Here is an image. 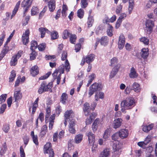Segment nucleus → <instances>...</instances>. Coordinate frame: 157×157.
<instances>
[{
  "label": "nucleus",
  "instance_id": "nucleus-49",
  "mask_svg": "<svg viewBox=\"0 0 157 157\" xmlns=\"http://www.w3.org/2000/svg\"><path fill=\"white\" fill-rule=\"evenodd\" d=\"M51 38L52 39H57L59 36L58 33L56 31H54L51 33Z\"/></svg>",
  "mask_w": 157,
  "mask_h": 157
},
{
  "label": "nucleus",
  "instance_id": "nucleus-5",
  "mask_svg": "<svg viewBox=\"0 0 157 157\" xmlns=\"http://www.w3.org/2000/svg\"><path fill=\"white\" fill-rule=\"evenodd\" d=\"M51 147L50 143H47L44 146V153L49 154V157H54V153Z\"/></svg>",
  "mask_w": 157,
  "mask_h": 157
},
{
  "label": "nucleus",
  "instance_id": "nucleus-27",
  "mask_svg": "<svg viewBox=\"0 0 157 157\" xmlns=\"http://www.w3.org/2000/svg\"><path fill=\"white\" fill-rule=\"evenodd\" d=\"M90 116L87 117L86 121V125L90 124L92 122V121L95 117V113H91L89 115Z\"/></svg>",
  "mask_w": 157,
  "mask_h": 157
},
{
  "label": "nucleus",
  "instance_id": "nucleus-54",
  "mask_svg": "<svg viewBox=\"0 0 157 157\" xmlns=\"http://www.w3.org/2000/svg\"><path fill=\"white\" fill-rule=\"evenodd\" d=\"M122 5L121 3L118 5L116 8V12L117 14H119L122 11Z\"/></svg>",
  "mask_w": 157,
  "mask_h": 157
},
{
  "label": "nucleus",
  "instance_id": "nucleus-64",
  "mask_svg": "<svg viewBox=\"0 0 157 157\" xmlns=\"http://www.w3.org/2000/svg\"><path fill=\"white\" fill-rule=\"evenodd\" d=\"M151 97L153 100V103L154 104L156 103L157 105V97L155 95H154L153 93L151 94Z\"/></svg>",
  "mask_w": 157,
  "mask_h": 157
},
{
  "label": "nucleus",
  "instance_id": "nucleus-21",
  "mask_svg": "<svg viewBox=\"0 0 157 157\" xmlns=\"http://www.w3.org/2000/svg\"><path fill=\"white\" fill-rule=\"evenodd\" d=\"M110 154L109 149L105 148L100 152L99 157H109Z\"/></svg>",
  "mask_w": 157,
  "mask_h": 157
},
{
  "label": "nucleus",
  "instance_id": "nucleus-8",
  "mask_svg": "<svg viewBox=\"0 0 157 157\" xmlns=\"http://www.w3.org/2000/svg\"><path fill=\"white\" fill-rule=\"evenodd\" d=\"M125 43V38L123 34H121L119 37L118 42V48L120 49H122L124 47Z\"/></svg>",
  "mask_w": 157,
  "mask_h": 157
},
{
  "label": "nucleus",
  "instance_id": "nucleus-56",
  "mask_svg": "<svg viewBox=\"0 0 157 157\" xmlns=\"http://www.w3.org/2000/svg\"><path fill=\"white\" fill-rule=\"evenodd\" d=\"M7 97V95L6 94H2L0 96V104L4 102Z\"/></svg>",
  "mask_w": 157,
  "mask_h": 157
},
{
  "label": "nucleus",
  "instance_id": "nucleus-19",
  "mask_svg": "<svg viewBox=\"0 0 157 157\" xmlns=\"http://www.w3.org/2000/svg\"><path fill=\"white\" fill-rule=\"evenodd\" d=\"M85 58L86 62L88 64H90L94 60L95 58V56L94 54H92L85 56Z\"/></svg>",
  "mask_w": 157,
  "mask_h": 157
},
{
  "label": "nucleus",
  "instance_id": "nucleus-20",
  "mask_svg": "<svg viewBox=\"0 0 157 157\" xmlns=\"http://www.w3.org/2000/svg\"><path fill=\"white\" fill-rule=\"evenodd\" d=\"M55 117V114H53L48 119V122H49V129L51 130L53 128Z\"/></svg>",
  "mask_w": 157,
  "mask_h": 157
},
{
  "label": "nucleus",
  "instance_id": "nucleus-15",
  "mask_svg": "<svg viewBox=\"0 0 157 157\" xmlns=\"http://www.w3.org/2000/svg\"><path fill=\"white\" fill-rule=\"evenodd\" d=\"M90 105L88 103L86 102L84 104L83 109L85 116H88L90 114Z\"/></svg>",
  "mask_w": 157,
  "mask_h": 157
},
{
  "label": "nucleus",
  "instance_id": "nucleus-11",
  "mask_svg": "<svg viewBox=\"0 0 157 157\" xmlns=\"http://www.w3.org/2000/svg\"><path fill=\"white\" fill-rule=\"evenodd\" d=\"M29 29L26 30L25 33L22 36V40L23 43L24 44L26 45L28 44L29 41Z\"/></svg>",
  "mask_w": 157,
  "mask_h": 157
},
{
  "label": "nucleus",
  "instance_id": "nucleus-45",
  "mask_svg": "<svg viewBox=\"0 0 157 157\" xmlns=\"http://www.w3.org/2000/svg\"><path fill=\"white\" fill-rule=\"evenodd\" d=\"M16 72L14 70H12L11 72V75L9 77L10 82H12L13 81L16 77Z\"/></svg>",
  "mask_w": 157,
  "mask_h": 157
},
{
  "label": "nucleus",
  "instance_id": "nucleus-10",
  "mask_svg": "<svg viewBox=\"0 0 157 157\" xmlns=\"http://www.w3.org/2000/svg\"><path fill=\"white\" fill-rule=\"evenodd\" d=\"M146 30L147 31L151 32L154 26V21L150 19L147 20L146 23Z\"/></svg>",
  "mask_w": 157,
  "mask_h": 157
},
{
  "label": "nucleus",
  "instance_id": "nucleus-39",
  "mask_svg": "<svg viewBox=\"0 0 157 157\" xmlns=\"http://www.w3.org/2000/svg\"><path fill=\"white\" fill-rule=\"evenodd\" d=\"M94 22L93 17L92 16H88V21L87 22L88 27H90L92 26Z\"/></svg>",
  "mask_w": 157,
  "mask_h": 157
},
{
  "label": "nucleus",
  "instance_id": "nucleus-32",
  "mask_svg": "<svg viewBox=\"0 0 157 157\" xmlns=\"http://www.w3.org/2000/svg\"><path fill=\"white\" fill-rule=\"evenodd\" d=\"M39 31L41 33V38L44 37L45 33H50V31L47 29L44 28H40L39 29Z\"/></svg>",
  "mask_w": 157,
  "mask_h": 157
},
{
  "label": "nucleus",
  "instance_id": "nucleus-7",
  "mask_svg": "<svg viewBox=\"0 0 157 157\" xmlns=\"http://www.w3.org/2000/svg\"><path fill=\"white\" fill-rule=\"evenodd\" d=\"M75 122L74 119H71L69 122L68 130L71 134H75L76 133L75 129Z\"/></svg>",
  "mask_w": 157,
  "mask_h": 157
},
{
  "label": "nucleus",
  "instance_id": "nucleus-62",
  "mask_svg": "<svg viewBox=\"0 0 157 157\" xmlns=\"http://www.w3.org/2000/svg\"><path fill=\"white\" fill-rule=\"evenodd\" d=\"M51 74V72H48L45 75L40 77L39 78V79L40 80H44L46 79L50 76Z\"/></svg>",
  "mask_w": 157,
  "mask_h": 157
},
{
  "label": "nucleus",
  "instance_id": "nucleus-61",
  "mask_svg": "<svg viewBox=\"0 0 157 157\" xmlns=\"http://www.w3.org/2000/svg\"><path fill=\"white\" fill-rule=\"evenodd\" d=\"M121 111L123 113H126L125 110L126 109V106L124 105V104L123 102H121Z\"/></svg>",
  "mask_w": 157,
  "mask_h": 157
},
{
  "label": "nucleus",
  "instance_id": "nucleus-12",
  "mask_svg": "<svg viewBox=\"0 0 157 157\" xmlns=\"http://www.w3.org/2000/svg\"><path fill=\"white\" fill-rule=\"evenodd\" d=\"M122 120L121 118L115 119L113 123V128L117 129L119 128L122 124Z\"/></svg>",
  "mask_w": 157,
  "mask_h": 157
},
{
  "label": "nucleus",
  "instance_id": "nucleus-24",
  "mask_svg": "<svg viewBox=\"0 0 157 157\" xmlns=\"http://www.w3.org/2000/svg\"><path fill=\"white\" fill-rule=\"evenodd\" d=\"M88 138L89 144H91L94 141L95 136L92 132H89L87 133Z\"/></svg>",
  "mask_w": 157,
  "mask_h": 157
},
{
  "label": "nucleus",
  "instance_id": "nucleus-43",
  "mask_svg": "<svg viewBox=\"0 0 157 157\" xmlns=\"http://www.w3.org/2000/svg\"><path fill=\"white\" fill-rule=\"evenodd\" d=\"M7 150V146L6 143H4L1 147L0 153L1 155L3 154Z\"/></svg>",
  "mask_w": 157,
  "mask_h": 157
},
{
  "label": "nucleus",
  "instance_id": "nucleus-38",
  "mask_svg": "<svg viewBox=\"0 0 157 157\" xmlns=\"http://www.w3.org/2000/svg\"><path fill=\"white\" fill-rule=\"evenodd\" d=\"M38 46L37 42L35 40H32L31 42L30 49L31 51L35 50Z\"/></svg>",
  "mask_w": 157,
  "mask_h": 157
},
{
  "label": "nucleus",
  "instance_id": "nucleus-40",
  "mask_svg": "<svg viewBox=\"0 0 157 157\" xmlns=\"http://www.w3.org/2000/svg\"><path fill=\"white\" fill-rule=\"evenodd\" d=\"M68 98L67 94L65 93H63L62 94L61 97L60 101L63 104L66 103V101Z\"/></svg>",
  "mask_w": 157,
  "mask_h": 157
},
{
  "label": "nucleus",
  "instance_id": "nucleus-22",
  "mask_svg": "<svg viewBox=\"0 0 157 157\" xmlns=\"http://www.w3.org/2000/svg\"><path fill=\"white\" fill-rule=\"evenodd\" d=\"M55 0H50L48 2V7L50 11L53 12L55 9L56 3Z\"/></svg>",
  "mask_w": 157,
  "mask_h": 157
},
{
  "label": "nucleus",
  "instance_id": "nucleus-9",
  "mask_svg": "<svg viewBox=\"0 0 157 157\" xmlns=\"http://www.w3.org/2000/svg\"><path fill=\"white\" fill-rule=\"evenodd\" d=\"M118 133L119 137L122 139L127 138L129 135V131L126 129H120Z\"/></svg>",
  "mask_w": 157,
  "mask_h": 157
},
{
  "label": "nucleus",
  "instance_id": "nucleus-53",
  "mask_svg": "<svg viewBox=\"0 0 157 157\" xmlns=\"http://www.w3.org/2000/svg\"><path fill=\"white\" fill-rule=\"evenodd\" d=\"M76 39V36L75 34H71L70 41L72 44L75 43V40Z\"/></svg>",
  "mask_w": 157,
  "mask_h": 157
},
{
  "label": "nucleus",
  "instance_id": "nucleus-41",
  "mask_svg": "<svg viewBox=\"0 0 157 157\" xmlns=\"http://www.w3.org/2000/svg\"><path fill=\"white\" fill-rule=\"evenodd\" d=\"M84 12L82 9H80L78 10L77 11V15L78 17L80 18H82L84 15Z\"/></svg>",
  "mask_w": 157,
  "mask_h": 157
},
{
  "label": "nucleus",
  "instance_id": "nucleus-60",
  "mask_svg": "<svg viewBox=\"0 0 157 157\" xmlns=\"http://www.w3.org/2000/svg\"><path fill=\"white\" fill-rule=\"evenodd\" d=\"M152 137L151 136L148 135V136L145 138V140H144V143H145V144L146 145L150 142L151 140Z\"/></svg>",
  "mask_w": 157,
  "mask_h": 157
},
{
  "label": "nucleus",
  "instance_id": "nucleus-18",
  "mask_svg": "<svg viewBox=\"0 0 157 157\" xmlns=\"http://www.w3.org/2000/svg\"><path fill=\"white\" fill-rule=\"evenodd\" d=\"M140 54L142 58L144 59H147L149 54L148 49L145 48L142 49Z\"/></svg>",
  "mask_w": 157,
  "mask_h": 157
},
{
  "label": "nucleus",
  "instance_id": "nucleus-23",
  "mask_svg": "<svg viewBox=\"0 0 157 157\" xmlns=\"http://www.w3.org/2000/svg\"><path fill=\"white\" fill-rule=\"evenodd\" d=\"M116 19V16L115 15H113L109 19L107 17H106L105 19L103 20V22L104 23L109 24V22H113Z\"/></svg>",
  "mask_w": 157,
  "mask_h": 157
},
{
  "label": "nucleus",
  "instance_id": "nucleus-63",
  "mask_svg": "<svg viewBox=\"0 0 157 157\" xmlns=\"http://www.w3.org/2000/svg\"><path fill=\"white\" fill-rule=\"evenodd\" d=\"M20 153L21 157H25V154L24 151V150L22 146H21L20 147Z\"/></svg>",
  "mask_w": 157,
  "mask_h": 157
},
{
  "label": "nucleus",
  "instance_id": "nucleus-33",
  "mask_svg": "<svg viewBox=\"0 0 157 157\" xmlns=\"http://www.w3.org/2000/svg\"><path fill=\"white\" fill-rule=\"evenodd\" d=\"M83 135L82 134L76 135L75 138V141L76 144H78L81 142L82 139Z\"/></svg>",
  "mask_w": 157,
  "mask_h": 157
},
{
  "label": "nucleus",
  "instance_id": "nucleus-48",
  "mask_svg": "<svg viewBox=\"0 0 157 157\" xmlns=\"http://www.w3.org/2000/svg\"><path fill=\"white\" fill-rule=\"evenodd\" d=\"M95 77L94 74H92L89 76V79L88 81V83L87 84V86H89V85L91 83L92 81L94 79Z\"/></svg>",
  "mask_w": 157,
  "mask_h": 157
},
{
  "label": "nucleus",
  "instance_id": "nucleus-36",
  "mask_svg": "<svg viewBox=\"0 0 157 157\" xmlns=\"http://www.w3.org/2000/svg\"><path fill=\"white\" fill-rule=\"evenodd\" d=\"M132 87L133 90L137 93L139 92L140 91V85L136 82L133 83Z\"/></svg>",
  "mask_w": 157,
  "mask_h": 157
},
{
  "label": "nucleus",
  "instance_id": "nucleus-57",
  "mask_svg": "<svg viewBox=\"0 0 157 157\" xmlns=\"http://www.w3.org/2000/svg\"><path fill=\"white\" fill-rule=\"evenodd\" d=\"M70 34V33L67 30H65L63 33V39H67Z\"/></svg>",
  "mask_w": 157,
  "mask_h": 157
},
{
  "label": "nucleus",
  "instance_id": "nucleus-31",
  "mask_svg": "<svg viewBox=\"0 0 157 157\" xmlns=\"http://www.w3.org/2000/svg\"><path fill=\"white\" fill-rule=\"evenodd\" d=\"M154 126L153 124H149L148 125L144 126L143 127L142 130L145 132H147L152 129Z\"/></svg>",
  "mask_w": 157,
  "mask_h": 157
},
{
  "label": "nucleus",
  "instance_id": "nucleus-1",
  "mask_svg": "<svg viewBox=\"0 0 157 157\" xmlns=\"http://www.w3.org/2000/svg\"><path fill=\"white\" fill-rule=\"evenodd\" d=\"M113 147L115 157H118L121 152L122 144L118 141H115L113 142Z\"/></svg>",
  "mask_w": 157,
  "mask_h": 157
},
{
  "label": "nucleus",
  "instance_id": "nucleus-42",
  "mask_svg": "<svg viewBox=\"0 0 157 157\" xmlns=\"http://www.w3.org/2000/svg\"><path fill=\"white\" fill-rule=\"evenodd\" d=\"M47 131V126L46 125H43L41 129L40 133L41 136H44L46 134Z\"/></svg>",
  "mask_w": 157,
  "mask_h": 157
},
{
  "label": "nucleus",
  "instance_id": "nucleus-44",
  "mask_svg": "<svg viewBox=\"0 0 157 157\" xmlns=\"http://www.w3.org/2000/svg\"><path fill=\"white\" fill-rule=\"evenodd\" d=\"M67 7L65 5H63L62 6V15L63 17H66L67 16Z\"/></svg>",
  "mask_w": 157,
  "mask_h": 157
},
{
  "label": "nucleus",
  "instance_id": "nucleus-51",
  "mask_svg": "<svg viewBox=\"0 0 157 157\" xmlns=\"http://www.w3.org/2000/svg\"><path fill=\"white\" fill-rule=\"evenodd\" d=\"M88 6L87 0H81V6L82 8H85Z\"/></svg>",
  "mask_w": 157,
  "mask_h": 157
},
{
  "label": "nucleus",
  "instance_id": "nucleus-59",
  "mask_svg": "<svg viewBox=\"0 0 157 157\" xmlns=\"http://www.w3.org/2000/svg\"><path fill=\"white\" fill-rule=\"evenodd\" d=\"M38 47L39 51H44L46 47V44L45 43H42L39 44Z\"/></svg>",
  "mask_w": 157,
  "mask_h": 157
},
{
  "label": "nucleus",
  "instance_id": "nucleus-30",
  "mask_svg": "<svg viewBox=\"0 0 157 157\" xmlns=\"http://www.w3.org/2000/svg\"><path fill=\"white\" fill-rule=\"evenodd\" d=\"M100 40L101 44L104 46L106 45L108 42V38L107 36H102Z\"/></svg>",
  "mask_w": 157,
  "mask_h": 157
},
{
  "label": "nucleus",
  "instance_id": "nucleus-17",
  "mask_svg": "<svg viewBox=\"0 0 157 157\" xmlns=\"http://www.w3.org/2000/svg\"><path fill=\"white\" fill-rule=\"evenodd\" d=\"M120 66V64H118L117 65V67H115L113 68L109 75V78H112L115 75L117 72L118 71Z\"/></svg>",
  "mask_w": 157,
  "mask_h": 157
},
{
  "label": "nucleus",
  "instance_id": "nucleus-6",
  "mask_svg": "<svg viewBox=\"0 0 157 157\" xmlns=\"http://www.w3.org/2000/svg\"><path fill=\"white\" fill-rule=\"evenodd\" d=\"M67 53L66 52L63 51L62 54L61 59L62 60H65V62L64 65H62L61 66H64V68H65L66 70L67 71H70V67L69 63L67 59Z\"/></svg>",
  "mask_w": 157,
  "mask_h": 157
},
{
  "label": "nucleus",
  "instance_id": "nucleus-29",
  "mask_svg": "<svg viewBox=\"0 0 157 157\" xmlns=\"http://www.w3.org/2000/svg\"><path fill=\"white\" fill-rule=\"evenodd\" d=\"M51 109L50 108L48 107L46 109L45 115V121L46 123L48 122V119L51 116Z\"/></svg>",
  "mask_w": 157,
  "mask_h": 157
},
{
  "label": "nucleus",
  "instance_id": "nucleus-35",
  "mask_svg": "<svg viewBox=\"0 0 157 157\" xmlns=\"http://www.w3.org/2000/svg\"><path fill=\"white\" fill-rule=\"evenodd\" d=\"M104 97V94L102 92H99L95 94V98L96 101H98L100 98L102 99Z\"/></svg>",
  "mask_w": 157,
  "mask_h": 157
},
{
  "label": "nucleus",
  "instance_id": "nucleus-37",
  "mask_svg": "<svg viewBox=\"0 0 157 157\" xmlns=\"http://www.w3.org/2000/svg\"><path fill=\"white\" fill-rule=\"evenodd\" d=\"M31 136L32 138L33 141L34 143L36 145L38 144V141L37 136L36 135H34V132L32 131L31 132Z\"/></svg>",
  "mask_w": 157,
  "mask_h": 157
},
{
  "label": "nucleus",
  "instance_id": "nucleus-34",
  "mask_svg": "<svg viewBox=\"0 0 157 157\" xmlns=\"http://www.w3.org/2000/svg\"><path fill=\"white\" fill-rule=\"evenodd\" d=\"M113 28L112 25L108 24L107 29L106 31L107 35L110 36H112L113 34Z\"/></svg>",
  "mask_w": 157,
  "mask_h": 157
},
{
  "label": "nucleus",
  "instance_id": "nucleus-46",
  "mask_svg": "<svg viewBox=\"0 0 157 157\" xmlns=\"http://www.w3.org/2000/svg\"><path fill=\"white\" fill-rule=\"evenodd\" d=\"M39 13V10L36 7L33 6L31 10V14L32 16L36 15Z\"/></svg>",
  "mask_w": 157,
  "mask_h": 157
},
{
  "label": "nucleus",
  "instance_id": "nucleus-13",
  "mask_svg": "<svg viewBox=\"0 0 157 157\" xmlns=\"http://www.w3.org/2000/svg\"><path fill=\"white\" fill-rule=\"evenodd\" d=\"M39 72V68L37 65L33 66L30 70V74L33 77L37 75Z\"/></svg>",
  "mask_w": 157,
  "mask_h": 157
},
{
  "label": "nucleus",
  "instance_id": "nucleus-14",
  "mask_svg": "<svg viewBox=\"0 0 157 157\" xmlns=\"http://www.w3.org/2000/svg\"><path fill=\"white\" fill-rule=\"evenodd\" d=\"M22 98V94L20 91L17 89H16L14 92L13 98L15 99V101L18 102V100Z\"/></svg>",
  "mask_w": 157,
  "mask_h": 157
},
{
  "label": "nucleus",
  "instance_id": "nucleus-25",
  "mask_svg": "<svg viewBox=\"0 0 157 157\" xmlns=\"http://www.w3.org/2000/svg\"><path fill=\"white\" fill-rule=\"evenodd\" d=\"M59 68V74L56 78L57 79L56 82L57 84H59V83L61 74L63 73L64 71V69L63 66H60Z\"/></svg>",
  "mask_w": 157,
  "mask_h": 157
},
{
  "label": "nucleus",
  "instance_id": "nucleus-2",
  "mask_svg": "<svg viewBox=\"0 0 157 157\" xmlns=\"http://www.w3.org/2000/svg\"><path fill=\"white\" fill-rule=\"evenodd\" d=\"M52 87V84L50 82L48 84L45 82H43L41 84L40 87L39 89L38 92L39 94L43 92L49 90Z\"/></svg>",
  "mask_w": 157,
  "mask_h": 157
},
{
  "label": "nucleus",
  "instance_id": "nucleus-4",
  "mask_svg": "<svg viewBox=\"0 0 157 157\" xmlns=\"http://www.w3.org/2000/svg\"><path fill=\"white\" fill-rule=\"evenodd\" d=\"M101 84L97 83L93 84L90 87L89 91L88 93L89 97H90L94 93V92L99 91L101 89Z\"/></svg>",
  "mask_w": 157,
  "mask_h": 157
},
{
  "label": "nucleus",
  "instance_id": "nucleus-55",
  "mask_svg": "<svg viewBox=\"0 0 157 157\" xmlns=\"http://www.w3.org/2000/svg\"><path fill=\"white\" fill-rule=\"evenodd\" d=\"M37 54L35 50L32 51V52L30 55V60H33L34 59L36 58Z\"/></svg>",
  "mask_w": 157,
  "mask_h": 157
},
{
  "label": "nucleus",
  "instance_id": "nucleus-47",
  "mask_svg": "<svg viewBox=\"0 0 157 157\" xmlns=\"http://www.w3.org/2000/svg\"><path fill=\"white\" fill-rule=\"evenodd\" d=\"M110 62L111 65L112 66H115L116 64H117V65L118 64L117 63L118 62V59L116 57H113L111 59ZM118 64L119 63H118ZM117 67V66L115 67Z\"/></svg>",
  "mask_w": 157,
  "mask_h": 157
},
{
  "label": "nucleus",
  "instance_id": "nucleus-52",
  "mask_svg": "<svg viewBox=\"0 0 157 157\" xmlns=\"http://www.w3.org/2000/svg\"><path fill=\"white\" fill-rule=\"evenodd\" d=\"M140 41L145 45H147L149 44V39L145 37H142L140 39Z\"/></svg>",
  "mask_w": 157,
  "mask_h": 157
},
{
  "label": "nucleus",
  "instance_id": "nucleus-28",
  "mask_svg": "<svg viewBox=\"0 0 157 157\" xmlns=\"http://www.w3.org/2000/svg\"><path fill=\"white\" fill-rule=\"evenodd\" d=\"M32 1L33 0H24L21 3V6L24 7H30Z\"/></svg>",
  "mask_w": 157,
  "mask_h": 157
},
{
  "label": "nucleus",
  "instance_id": "nucleus-26",
  "mask_svg": "<svg viewBox=\"0 0 157 157\" xmlns=\"http://www.w3.org/2000/svg\"><path fill=\"white\" fill-rule=\"evenodd\" d=\"M129 75L131 78H134L137 77L138 74L134 67H132L131 68L130 72Z\"/></svg>",
  "mask_w": 157,
  "mask_h": 157
},
{
  "label": "nucleus",
  "instance_id": "nucleus-16",
  "mask_svg": "<svg viewBox=\"0 0 157 157\" xmlns=\"http://www.w3.org/2000/svg\"><path fill=\"white\" fill-rule=\"evenodd\" d=\"M74 117V114L72 110H67L65 113V118L66 119H69L70 121Z\"/></svg>",
  "mask_w": 157,
  "mask_h": 157
},
{
  "label": "nucleus",
  "instance_id": "nucleus-50",
  "mask_svg": "<svg viewBox=\"0 0 157 157\" xmlns=\"http://www.w3.org/2000/svg\"><path fill=\"white\" fill-rule=\"evenodd\" d=\"M17 59L13 56L12 58L11 59L10 64L11 66H15L17 63Z\"/></svg>",
  "mask_w": 157,
  "mask_h": 157
},
{
  "label": "nucleus",
  "instance_id": "nucleus-58",
  "mask_svg": "<svg viewBox=\"0 0 157 157\" xmlns=\"http://www.w3.org/2000/svg\"><path fill=\"white\" fill-rule=\"evenodd\" d=\"M10 128L9 124H5L4 125L2 129L6 133L8 132Z\"/></svg>",
  "mask_w": 157,
  "mask_h": 157
},
{
  "label": "nucleus",
  "instance_id": "nucleus-3",
  "mask_svg": "<svg viewBox=\"0 0 157 157\" xmlns=\"http://www.w3.org/2000/svg\"><path fill=\"white\" fill-rule=\"evenodd\" d=\"M121 102L124 104L126 109H131L135 105V100L132 97L127 98L125 100L122 101Z\"/></svg>",
  "mask_w": 157,
  "mask_h": 157
}]
</instances>
